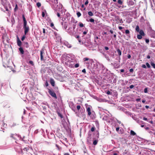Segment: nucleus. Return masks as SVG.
I'll list each match as a JSON object with an SVG mask.
<instances>
[{"label":"nucleus","instance_id":"obj_34","mask_svg":"<svg viewBox=\"0 0 155 155\" xmlns=\"http://www.w3.org/2000/svg\"><path fill=\"white\" fill-rule=\"evenodd\" d=\"M150 64L155 69V64L152 62H151L150 63Z\"/></svg>","mask_w":155,"mask_h":155},{"label":"nucleus","instance_id":"obj_58","mask_svg":"<svg viewBox=\"0 0 155 155\" xmlns=\"http://www.w3.org/2000/svg\"><path fill=\"white\" fill-rule=\"evenodd\" d=\"M43 33L44 34V35L45 34V30L44 28H43Z\"/></svg>","mask_w":155,"mask_h":155},{"label":"nucleus","instance_id":"obj_48","mask_svg":"<svg viewBox=\"0 0 155 155\" xmlns=\"http://www.w3.org/2000/svg\"><path fill=\"white\" fill-rule=\"evenodd\" d=\"M144 92L145 93H147V88L146 87L144 88Z\"/></svg>","mask_w":155,"mask_h":155},{"label":"nucleus","instance_id":"obj_62","mask_svg":"<svg viewBox=\"0 0 155 155\" xmlns=\"http://www.w3.org/2000/svg\"><path fill=\"white\" fill-rule=\"evenodd\" d=\"M131 56L130 54H127V58H131Z\"/></svg>","mask_w":155,"mask_h":155},{"label":"nucleus","instance_id":"obj_10","mask_svg":"<svg viewBox=\"0 0 155 155\" xmlns=\"http://www.w3.org/2000/svg\"><path fill=\"white\" fill-rule=\"evenodd\" d=\"M91 42L88 40L87 42H84V45L88 48H90L91 46Z\"/></svg>","mask_w":155,"mask_h":155},{"label":"nucleus","instance_id":"obj_24","mask_svg":"<svg viewBox=\"0 0 155 155\" xmlns=\"http://www.w3.org/2000/svg\"><path fill=\"white\" fill-rule=\"evenodd\" d=\"M130 134L131 135L133 136L136 135V133L133 130H131L130 132Z\"/></svg>","mask_w":155,"mask_h":155},{"label":"nucleus","instance_id":"obj_35","mask_svg":"<svg viewBox=\"0 0 155 155\" xmlns=\"http://www.w3.org/2000/svg\"><path fill=\"white\" fill-rule=\"evenodd\" d=\"M24 44H25V47L26 48H28V47H29L28 44L27 42H24Z\"/></svg>","mask_w":155,"mask_h":155},{"label":"nucleus","instance_id":"obj_50","mask_svg":"<svg viewBox=\"0 0 155 155\" xmlns=\"http://www.w3.org/2000/svg\"><path fill=\"white\" fill-rule=\"evenodd\" d=\"M79 64L78 63H77L74 65V67L76 68H78L79 67Z\"/></svg>","mask_w":155,"mask_h":155},{"label":"nucleus","instance_id":"obj_52","mask_svg":"<svg viewBox=\"0 0 155 155\" xmlns=\"http://www.w3.org/2000/svg\"><path fill=\"white\" fill-rule=\"evenodd\" d=\"M77 109L79 110L81 108V106L80 105H78L77 106Z\"/></svg>","mask_w":155,"mask_h":155},{"label":"nucleus","instance_id":"obj_37","mask_svg":"<svg viewBox=\"0 0 155 155\" xmlns=\"http://www.w3.org/2000/svg\"><path fill=\"white\" fill-rule=\"evenodd\" d=\"M98 142V140H95L93 141V144L95 145H96Z\"/></svg>","mask_w":155,"mask_h":155},{"label":"nucleus","instance_id":"obj_27","mask_svg":"<svg viewBox=\"0 0 155 155\" xmlns=\"http://www.w3.org/2000/svg\"><path fill=\"white\" fill-rule=\"evenodd\" d=\"M41 105H46L48 107H49V106L48 105V104L46 102H43L41 103Z\"/></svg>","mask_w":155,"mask_h":155},{"label":"nucleus","instance_id":"obj_23","mask_svg":"<svg viewBox=\"0 0 155 155\" xmlns=\"http://www.w3.org/2000/svg\"><path fill=\"white\" fill-rule=\"evenodd\" d=\"M19 50L21 54H23L24 53V51L22 48L20 47L19 48Z\"/></svg>","mask_w":155,"mask_h":155},{"label":"nucleus","instance_id":"obj_31","mask_svg":"<svg viewBox=\"0 0 155 155\" xmlns=\"http://www.w3.org/2000/svg\"><path fill=\"white\" fill-rule=\"evenodd\" d=\"M101 68H102V70H104L105 69V67L104 66V65L102 64H100Z\"/></svg>","mask_w":155,"mask_h":155},{"label":"nucleus","instance_id":"obj_63","mask_svg":"<svg viewBox=\"0 0 155 155\" xmlns=\"http://www.w3.org/2000/svg\"><path fill=\"white\" fill-rule=\"evenodd\" d=\"M102 34L104 35H107V32H104L102 33Z\"/></svg>","mask_w":155,"mask_h":155},{"label":"nucleus","instance_id":"obj_8","mask_svg":"<svg viewBox=\"0 0 155 155\" xmlns=\"http://www.w3.org/2000/svg\"><path fill=\"white\" fill-rule=\"evenodd\" d=\"M62 44L68 48H71L72 47L71 45L66 41H63L62 42Z\"/></svg>","mask_w":155,"mask_h":155},{"label":"nucleus","instance_id":"obj_2","mask_svg":"<svg viewBox=\"0 0 155 155\" xmlns=\"http://www.w3.org/2000/svg\"><path fill=\"white\" fill-rule=\"evenodd\" d=\"M22 18L24 22L23 28L24 29L25 35H26L29 31V28L28 26H27V21L24 15H22Z\"/></svg>","mask_w":155,"mask_h":155},{"label":"nucleus","instance_id":"obj_57","mask_svg":"<svg viewBox=\"0 0 155 155\" xmlns=\"http://www.w3.org/2000/svg\"><path fill=\"white\" fill-rule=\"evenodd\" d=\"M25 35L23 36L22 37V38H21V40H22V41H23L24 40V39H25Z\"/></svg>","mask_w":155,"mask_h":155},{"label":"nucleus","instance_id":"obj_29","mask_svg":"<svg viewBox=\"0 0 155 155\" xmlns=\"http://www.w3.org/2000/svg\"><path fill=\"white\" fill-rule=\"evenodd\" d=\"M88 14L89 16H92L93 15V14L91 11L88 12Z\"/></svg>","mask_w":155,"mask_h":155},{"label":"nucleus","instance_id":"obj_49","mask_svg":"<svg viewBox=\"0 0 155 155\" xmlns=\"http://www.w3.org/2000/svg\"><path fill=\"white\" fill-rule=\"evenodd\" d=\"M76 38L79 39V36L78 35H76V34L75 35H73Z\"/></svg>","mask_w":155,"mask_h":155},{"label":"nucleus","instance_id":"obj_55","mask_svg":"<svg viewBox=\"0 0 155 155\" xmlns=\"http://www.w3.org/2000/svg\"><path fill=\"white\" fill-rule=\"evenodd\" d=\"M134 85H131L129 87L130 88V89H132L134 87Z\"/></svg>","mask_w":155,"mask_h":155},{"label":"nucleus","instance_id":"obj_53","mask_svg":"<svg viewBox=\"0 0 155 155\" xmlns=\"http://www.w3.org/2000/svg\"><path fill=\"white\" fill-rule=\"evenodd\" d=\"M142 67L144 68H147L146 65L144 64L142 65Z\"/></svg>","mask_w":155,"mask_h":155},{"label":"nucleus","instance_id":"obj_7","mask_svg":"<svg viewBox=\"0 0 155 155\" xmlns=\"http://www.w3.org/2000/svg\"><path fill=\"white\" fill-rule=\"evenodd\" d=\"M48 93L52 97H54L55 99L57 98V97L56 94L51 89H48Z\"/></svg>","mask_w":155,"mask_h":155},{"label":"nucleus","instance_id":"obj_59","mask_svg":"<svg viewBox=\"0 0 155 155\" xmlns=\"http://www.w3.org/2000/svg\"><path fill=\"white\" fill-rule=\"evenodd\" d=\"M82 72L84 73H86V70L85 69H83L82 71Z\"/></svg>","mask_w":155,"mask_h":155},{"label":"nucleus","instance_id":"obj_47","mask_svg":"<svg viewBox=\"0 0 155 155\" xmlns=\"http://www.w3.org/2000/svg\"><path fill=\"white\" fill-rule=\"evenodd\" d=\"M36 5H37V6L38 7H39L41 5V3L40 2L37 3L36 4Z\"/></svg>","mask_w":155,"mask_h":155},{"label":"nucleus","instance_id":"obj_56","mask_svg":"<svg viewBox=\"0 0 155 155\" xmlns=\"http://www.w3.org/2000/svg\"><path fill=\"white\" fill-rule=\"evenodd\" d=\"M94 130H95V128L94 127H92L91 129V131H92V132H93L94 131Z\"/></svg>","mask_w":155,"mask_h":155},{"label":"nucleus","instance_id":"obj_45","mask_svg":"<svg viewBox=\"0 0 155 155\" xmlns=\"http://www.w3.org/2000/svg\"><path fill=\"white\" fill-rule=\"evenodd\" d=\"M146 64L148 68H150V66L148 63H146Z\"/></svg>","mask_w":155,"mask_h":155},{"label":"nucleus","instance_id":"obj_42","mask_svg":"<svg viewBox=\"0 0 155 155\" xmlns=\"http://www.w3.org/2000/svg\"><path fill=\"white\" fill-rule=\"evenodd\" d=\"M55 13L56 14L57 16L60 18H61V17H60V13H59V12H55Z\"/></svg>","mask_w":155,"mask_h":155},{"label":"nucleus","instance_id":"obj_54","mask_svg":"<svg viewBox=\"0 0 155 155\" xmlns=\"http://www.w3.org/2000/svg\"><path fill=\"white\" fill-rule=\"evenodd\" d=\"M29 63L31 64L32 65H33L34 64V63H33V61H29Z\"/></svg>","mask_w":155,"mask_h":155},{"label":"nucleus","instance_id":"obj_21","mask_svg":"<svg viewBox=\"0 0 155 155\" xmlns=\"http://www.w3.org/2000/svg\"><path fill=\"white\" fill-rule=\"evenodd\" d=\"M139 32L140 35H142V36H144L145 35L144 33L143 30H140Z\"/></svg>","mask_w":155,"mask_h":155},{"label":"nucleus","instance_id":"obj_15","mask_svg":"<svg viewBox=\"0 0 155 155\" xmlns=\"http://www.w3.org/2000/svg\"><path fill=\"white\" fill-rule=\"evenodd\" d=\"M17 43L18 46L19 47H21V42L18 37L17 38Z\"/></svg>","mask_w":155,"mask_h":155},{"label":"nucleus","instance_id":"obj_17","mask_svg":"<svg viewBox=\"0 0 155 155\" xmlns=\"http://www.w3.org/2000/svg\"><path fill=\"white\" fill-rule=\"evenodd\" d=\"M50 83L52 86H54L55 85V82L54 79L52 78H51L50 80Z\"/></svg>","mask_w":155,"mask_h":155},{"label":"nucleus","instance_id":"obj_30","mask_svg":"<svg viewBox=\"0 0 155 155\" xmlns=\"http://www.w3.org/2000/svg\"><path fill=\"white\" fill-rule=\"evenodd\" d=\"M125 33L127 34V36H129L128 35H129L130 31L128 30H125Z\"/></svg>","mask_w":155,"mask_h":155},{"label":"nucleus","instance_id":"obj_11","mask_svg":"<svg viewBox=\"0 0 155 155\" xmlns=\"http://www.w3.org/2000/svg\"><path fill=\"white\" fill-rule=\"evenodd\" d=\"M6 126V124L2 121H0V130H1V129H4V127H5Z\"/></svg>","mask_w":155,"mask_h":155},{"label":"nucleus","instance_id":"obj_28","mask_svg":"<svg viewBox=\"0 0 155 155\" xmlns=\"http://www.w3.org/2000/svg\"><path fill=\"white\" fill-rule=\"evenodd\" d=\"M135 29H136V31L137 32H139L140 31V29L139 27V26L138 25H137L136 26Z\"/></svg>","mask_w":155,"mask_h":155},{"label":"nucleus","instance_id":"obj_6","mask_svg":"<svg viewBox=\"0 0 155 155\" xmlns=\"http://www.w3.org/2000/svg\"><path fill=\"white\" fill-rule=\"evenodd\" d=\"M65 64L68 66L70 68H73L74 66V63H71V60H68L67 61L65 62Z\"/></svg>","mask_w":155,"mask_h":155},{"label":"nucleus","instance_id":"obj_25","mask_svg":"<svg viewBox=\"0 0 155 155\" xmlns=\"http://www.w3.org/2000/svg\"><path fill=\"white\" fill-rule=\"evenodd\" d=\"M50 26L54 30H56L55 27L54 26V24L53 23L51 22L50 24Z\"/></svg>","mask_w":155,"mask_h":155},{"label":"nucleus","instance_id":"obj_44","mask_svg":"<svg viewBox=\"0 0 155 155\" xmlns=\"http://www.w3.org/2000/svg\"><path fill=\"white\" fill-rule=\"evenodd\" d=\"M18 9V5H17V4H16L15 5V7L14 9V11L15 12Z\"/></svg>","mask_w":155,"mask_h":155},{"label":"nucleus","instance_id":"obj_38","mask_svg":"<svg viewBox=\"0 0 155 155\" xmlns=\"http://www.w3.org/2000/svg\"><path fill=\"white\" fill-rule=\"evenodd\" d=\"M42 107L43 108V109L44 110H46L47 109V106L46 105H41Z\"/></svg>","mask_w":155,"mask_h":155},{"label":"nucleus","instance_id":"obj_32","mask_svg":"<svg viewBox=\"0 0 155 155\" xmlns=\"http://www.w3.org/2000/svg\"><path fill=\"white\" fill-rule=\"evenodd\" d=\"M142 35H138L137 36V38L139 39H140L142 38Z\"/></svg>","mask_w":155,"mask_h":155},{"label":"nucleus","instance_id":"obj_12","mask_svg":"<svg viewBox=\"0 0 155 155\" xmlns=\"http://www.w3.org/2000/svg\"><path fill=\"white\" fill-rule=\"evenodd\" d=\"M13 135L14 136V139L15 140H16L17 137L19 139L21 138V136L17 134H11L10 135L11 137H12Z\"/></svg>","mask_w":155,"mask_h":155},{"label":"nucleus","instance_id":"obj_20","mask_svg":"<svg viewBox=\"0 0 155 155\" xmlns=\"http://www.w3.org/2000/svg\"><path fill=\"white\" fill-rule=\"evenodd\" d=\"M147 25L148 26V31H149V32H150V31H151L152 30H153L152 29V28L151 27L150 25V24H149V23L148 22H147Z\"/></svg>","mask_w":155,"mask_h":155},{"label":"nucleus","instance_id":"obj_1","mask_svg":"<svg viewBox=\"0 0 155 155\" xmlns=\"http://www.w3.org/2000/svg\"><path fill=\"white\" fill-rule=\"evenodd\" d=\"M77 22V21H75L74 18H72L70 22L69 23L68 27L66 31L71 35H75L76 32L75 29L76 28V24Z\"/></svg>","mask_w":155,"mask_h":155},{"label":"nucleus","instance_id":"obj_5","mask_svg":"<svg viewBox=\"0 0 155 155\" xmlns=\"http://www.w3.org/2000/svg\"><path fill=\"white\" fill-rule=\"evenodd\" d=\"M57 6L58 7H58H57V8H56V10L57 11H60L61 12V14H62L63 15L64 14H63V9H62V5L60 4H58V5H57Z\"/></svg>","mask_w":155,"mask_h":155},{"label":"nucleus","instance_id":"obj_18","mask_svg":"<svg viewBox=\"0 0 155 155\" xmlns=\"http://www.w3.org/2000/svg\"><path fill=\"white\" fill-rule=\"evenodd\" d=\"M134 4V1L132 0H130L128 2V5H133Z\"/></svg>","mask_w":155,"mask_h":155},{"label":"nucleus","instance_id":"obj_36","mask_svg":"<svg viewBox=\"0 0 155 155\" xmlns=\"http://www.w3.org/2000/svg\"><path fill=\"white\" fill-rule=\"evenodd\" d=\"M5 9H6V11H7V12H8V15L9 16H10V13L9 12V11H8V8L7 7H5Z\"/></svg>","mask_w":155,"mask_h":155},{"label":"nucleus","instance_id":"obj_16","mask_svg":"<svg viewBox=\"0 0 155 155\" xmlns=\"http://www.w3.org/2000/svg\"><path fill=\"white\" fill-rule=\"evenodd\" d=\"M45 54L43 50L42 49L40 51L41 60H42L43 59V55Z\"/></svg>","mask_w":155,"mask_h":155},{"label":"nucleus","instance_id":"obj_22","mask_svg":"<svg viewBox=\"0 0 155 155\" xmlns=\"http://www.w3.org/2000/svg\"><path fill=\"white\" fill-rule=\"evenodd\" d=\"M117 51L118 55H119V56L121 55V51L119 49H117Z\"/></svg>","mask_w":155,"mask_h":155},{"label":"nucleus","instance_id":"obj_40","mask_svg":"<svg viewBox=\"0 0 155 155\" xmlns=\"http://www.w3.org/2000/svg\"><path fill=\"white\" fill-rule=\"evenodd\" d=\"M118 3L120 5H122L123 4V2L121 0H118L117 1Z\"/></svg>","mask_w":155,"mask_h":155},{"label":"nucleus","instance_id":"obj_39","mask_svg":"<svg viewBox=\"0 0 155 155\" xmlns=\"http://www.w3.org/2000/svg\"><path fill=\"white\" fill-rule=\"evenodd\" d=\"M79 25L80 27H83L84 26V24L81 22L79 23Z\"/></svg>","mask_w":155,"mask_h":155},{"label":"nucleus","instance_id":"obj_19","mask_svg":"<svg viewBox=\"0 0 155 155\" xmlns=\"http://www.w3.org/2000/svg\"><path fill=\"white\" fill-rule=\"evenodd\" d=\"M104 55L105 58L108 61H111V59L109 57L107 56V55L106 54H104Z\"/></svg>","mask_w":155,"mask_h":155},{"label":"nucleus","instance_id":"obj_61","mask_svg":"<svg viewBox=\"0 0 155 155\" xmlns=\"http://www.w3.org/2000/svg\"><path fill=\"white\" fill-rule=\"evenodd\" d=\"M145 41L146 43H148L149 42V39H146L145 40Z\"/></svg>","mask_w":155,"mask_h":155},{"label":"nucleus","instance_id":"obj_43","mask_svg":"<svg viewBox=\"0 0 155 155\" xmlns=\"http://www.w3.org/2000/svg\"><path fill=\"white\" fill-rule=\"evenodd\" d=\"M38 132H39L38 130L37 129L34 132V134H38Z\"/></svg>","mask_w":155,"mask_h":155},{"label":"nucleus","instance_id":"obj_4","mask_svg":"<svg viewBox=\"0 0 155 155\" xmlns=\"http://www.w3.org/2000/svg\"><path fill=\"white\" fill-rule=\"evenodd\" d=\"M84 18L86 19V20L87 21H90L92 23L94 22V19L93 18H90L89 20H88V18L89 17L88 16L87 14H84Z\"/></svg>","mask_w":155,"mask_h":155},{"label":"nucleus","instance_id":"obj_33","mask_svg":"<svg viewBox=\"0 0 155 155\" xmlns=\"http://www.w3.org/2000/svg\"><path fill=\"white\" fill-rule=\"evenodd\" d=\"M11 21L12 25L14 24L15 23V20L14 18H12L11 19Z\"/></svg>","mask_w":155,"mask_h":155},{"label":"nucleus","instance_id":"obj_41","mask_svg":"<svg viewBox=\"0 0 155 155\" xmlns=\"http://www.w3.org/2000/svg\"><path fill=\"white\" fill-rule=\"evenodd\" d=\"M76 14L78 17H80L81 15V13L79 12H77Z\"/></svg>","mask_w":155,"mask_h":155},{"label":"nucleus","instance_id":"obj_51","mask_svg":"<svg viewBox=\"0 0 155 155\" xmlns=\"http://www.w3.org/2000/svg\"><path fill=\"white\" fill-rule=\"evenodd\" d=\"M88 2H89L88 0H86V1L84 3V5H87L88 4Z\"/></svg>","mask_w":155,"mask_h":155},{"label":"nucleus","instance_id":"obj_64","mask_svg":"<svg viewBox=\"0 0 155 155\" xmlns=\"http://www.w3.org/2000/svg\"><path fill=\"white\" fill-rule=\"evenodd\" d=\"M141 99L140 98H137L136 99V101L137 102H138L140 101Z\"/></svg>","mask_w":155,"mask_h":155},{"label":"nucleus","instance_id":"obj_9","mask_svg":"<svg viewBox=\"0 0 155 155\" xmlns=\"http://www.w3.org/2000/svg\"><path fill=\"white\" fill-rule=\"evenodd\" d=\"M61 25H62V26L63 28L64 29L66 30V31H67V29H68L67 28H68V25L66 23V22H61Z\"/></svg>","mask_w":155,"mask_h":155},{"label":"nucleus","instance_id":"obj_14","mask_svg":"<svg viewBox=\"0 0 155 155\" xmlns=\"http://www.w3.org/2000/svg\"><path fill=\"white\" fill-rule=\"evenodd\" d=\"M103 120L107 121H109V118L108 116L107 115H104L102 118Z\"/></svg>","mask_w":155,"mask_h":155},{"label":"nucleus","instance_id":"obj_46","mask_svg":"<svg viewBox=\"0 0 155 155\" xmlns=\"http://www.w3.org/2000/svg\"><path fill=\"white\" fill-rule=\"evenodd\" d=\"M89 60V59L87 58H84V59H83L84 61H88Z\"/></svg>","mask_w":155,"mask_h":155},{"label":"nucleus","instance_id":"obj_3","mask_svg":"<svg viewBox=\"0 0 155 155\" xmlns=\"http://www.w3.org/2000/svg\"><path fill=\"white\" fill-rule=\"evenodd\" d=\"M86 108L88 115L91 118H94L95 115V112L93 111H91L90 106L87 107Z\"/></svg>","mask_w":155,"mask_h":155},{"label":"nucleus","instance_id":"obj_13","mask_svg":"<svg viewBox=\"0 0 155 155\" xmlns=\"http://www.w3.org/2000/svg\"><path fill=\"white\" fill-rule=\"evenodd\" d=\"M149 34L151 37L153 38L155 37V31L154 30H152L151 31L149 32Z\"/></svg>","mask_w":155,"mask_h":155},{"label":"nucleus","instance_id":"obj_60","mask_svg":"<svg viewBox=\"0 0 155 155\" xmlns=\"http://www.w3.org/2000/svg\"><path fill=\"white\" fill-rule=\"evenodd\" d=\"M131 117L133 119H134V120H135L136 121L137 119L136 118V117H135V116L132 115Z\"/></svg>","mask_w":155,"mask_h":155},{"label":"nucleus","instance_id":"obj_26","mask_svg":"<svg viewBox=\"0 0 155 155\" xmlns=\"http://www.w3.org/2000/svg\"><path fill=\"white\" fill-rule=\"evenodd\" d=\"M136 121L137 123L139 124H141V123L143 122L140 120L137 119Z\"/></svg>","mask_w":155,"mask_h":155}]
</instances>
